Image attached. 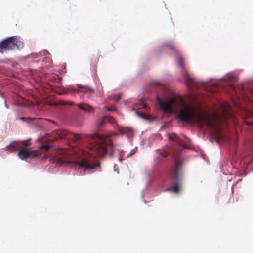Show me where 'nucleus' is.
I'll return each mask as SVG.
<instances>
[{
	"label": "nucleus",
	"instance_id": "2",
	"mask_svg": "<svg viewBox=\"0 0 253 253\" xmlns=\"http://www.w3.org/2000/svg\"><path fill=\"white\" fill-rule=\"evenodd\" d=\"M88 151H81L82 156L80 161L74 160L75 156L66 149L60 150L55 158L57 163L68 166H78L84 171H88L100 166L96 157H103L107 151L113 152L114 146L109 135L94 134L88 145Z\"/></svg>",
	"mask_w": 253,
	"mask_h": 253
},
{
	"label": "nucleus",
	"instance_id": "13",
	"mask_svg": "<svg viewBox=\"0 0 253 253\" xmlns=\"http://www.w3.org/2000/svg\"><path fill=\"white\" fill-rule=\"evenodd\" d=\"M78 107L80 109H81L84 111H85L91 112V111H93V109L91 106H90L85 103H79L78 104Z\"/></svg>",
	"mask_w": 253,
	"mask_h": 253
},
{
	"label": "nucleus",
	"instance_id": "1",
	"mask_svg": "<svg viewBox=\"0 0 253 253\" xmlns=\"http://www.w3.org/2000/svg\"><path fill=\"white\" fill-rule=\"evenodd\" d=\"M157 101L164 113L171 114L174 110H178L176 118L181 122L191 123L196 122L200 128L203 129L205 126L211 130L217 143L223 139L221 130V119L218 115L215 113L211 115L205 111L197 110L186 104L183 98L177 95L165 101L157 97Z\"/></svg>",
	"mask_w": 253,
	"mask_h": 253
},
{
	"label": "nucleus",
	"instance_id": "16",
	"mask_svg": "<svg viewBox=\"0 0 253 253\" xmlns=\"http://www.w3.org/2000/svg\"><path fill=\"white\" fill-rule=\"evenodd\" d=\"M42 148L44 149L46 151H48L50 149L51 146L48 145H45L42 146Z\"/></svg>",
	"mask_w": 253,
	"mask_h": 253
},
{
	"label": "nucleus",
	"instance_id": "14",
	"mask_svg": "<svg viewBox=\"0 0 253 253\" xmlns=\"http://www.w3.org/2000/svg\"><path fill=\"white\" fill-rule=\"evenodd\" d=\"M176 60L177 65L181 68H184V61L181 55L176 52Z\"/></svg>",
	"mask_w": 253,
	"mask_h": 253
},
{
	"label": "nucleus",
	"instance_id": "22",
	"mask_svg": "<svg viewBox=\"0 0 253 253\" xmlns=\"http://www.w3.org/2000/svg\"><path fill=\"white\" fill-rule=\"evenodd\" d=\"M143 107L146 110H147V106L145 103H143Z\"/></svg>",
	"mask_w": 253,
	"mask_h": 253
},
{
	"label": "nucleus",
	"instance_id": "15",
	"mask_svg": "<svg viewBox=\"0 0 253 253\" xmlns=\"http://www.w3.org/2000/svg\"><path fill=\"white\" fill-rule=\"evenodd\" d=\"M160 154L164 158H166L168 155V151L167 150L160 151Z\"/></svg>",
	"mask_w": 253,
	"mask_h": 253
},
{
	"label": "nucleus",
	"instance_id": "10",
	"mask_svg": "<svg viewBox=\"0 0 253 253\" xmlns=\"http://www.w3.org/2000/svg\"><path fill=\"white\" fill-rule=\"evenodd\" d=\"M120 132L122 134L127 135L128 137H131L133 136V130L129 127H122L119 129Z\"/></svg>",
	"mask_w": 253,
	"mask_h": 253
},
{
	"label": "nucleus",
	"instance_id": "6",
	"mask_svg": "<svg viewBox=\"0 0 253 253\" xmlns=\"http://www.w3.org/2000/svg\"><path fill=\"white\" fill-rule=\"evenodd\" d=\"M169 138L172 140L177 142L180 146L184 148H187V145L189 144V139L186 137L182 138L177 136L176 134L169 135Z\"/></svg>",
	"mask_w": 253,
	"mask_h": 253
},
{
	"label": "nucleus",
	"instance_id": "26",
	"mask_svg": "<svg viewBox=\"0 0 253 253\" xmlns=\"http://www.w3.org/2000/svg\"><path fill=\"white\" fill-rule=\"evenodd\" d=\"M57 2H60L61 0H56Z\"/></svg>",
	"mask_w": 253,
	"mask_h": 253
},
{
	"label": "nucleus",
	"instance_id": "19",
	"mask_svg": "<svg viewBox=\"0 0 253 253\" xmlns=\"http://www.w3.org/2000/svg\"><path fill=\"white\" fill-rule=\"evenodd\" d=\"M247 113L248 117L253 115V111L251 110H247Z\"/></svg>",
	"mask_w": 253,
	"mask_h": 253
},
{
	"label": "nucleus",
	"instance_id": "11",
	"mask_svg": "<svg viewBox=\"0 0 253 253\" xmlns=\"http://www.w3.org/2000/svg\"><path fill=\"white\" fill-rule=\"evenodd\" d=\"M111 118L108 116H103L99 118L97 123V125L99 127L103 126L105 123L110 122Z\"/></svg>",
	"mask_w": 253,
	"mask_h": 253
},
{
	"label": "nucleus",
	"instance_id": "5",
	"mask_svg": "<svg viewBox=\"0 0 253 253\" xmlns=\"http://www.w3.org/2000/svg\"><path fill=\"white\" fill-rule=\"evenodd\" d=\"M23 43L16 36L8 37L0 42V52L16 50L23 47Z\"/></svg>",
	"mask_w": 253,
	"mask_h": 253
},
{
	"label": "nucleus",
	"instance_id": "17",
	"mask_svg": "<svg viewBox=\"0 0 253 253\" xmlns=\"http://www.w3.org/2000/svg\"><path fill=\"white\" fill-rule=\"evenodd\" d=\"M135 113L137 115V116H138L139 117L142 118H144V117H145L144 114H143L142 113H141L139 111H136Z\"/></svg>",
	"mask_w": 253,
	"mask_h": 253
},
{
	"label": "nucleus",
	"instance_id": "20",
	"mask_svg": "<svg viewBox=\"0 0 253 253\" xmlns=\"http://www.w3.org/2000/svg\"><path fill=\"white\" fill-rule=\"evenodd\" d=\"M106 108L108 111H113L115 110V108H111L109 107H106Z\"/></svg>",
	"mask_w": 253,
	"mask_h": 253
},
{
	"label": "nucleus",
	"instance_id": "23",
	"mask_svg": "<svg viewBox=\"0 0 253 253\" xmlns=\"http://www.w3.org/2000/svg\"><path fill=\"white\" fill-rule=\"evenodd\" d=\"M75 138L76 139H77H77H79V136L78 135H76L75 136Z\"/></svg>",
	"mask_w": 253,
	"mask_h": 253
},
{
	"label": "nucleus",
	"instance_id": "18",
	"mask_svg": "<svg viewBox=\"0 0 253 253\" xmlns=\"http://www.w3.org/2000/svg\"><path fill=\"white\" fill-rule=\"evenodd\" d=\"M121 99V94H118L114 96V100L116 101L119 100Z\"/></svg>",
	"mask_w": 253,
	"mask_h": 253
},
{
	"label": "nucleus",
	"instance_id": "4",
	"mask_svg": "<svg viewBox=\"0 0 253 253\" xmlns=\"http://www.w3.org/2000/svg\"><path fill=\"white\" fill-rule=\"evenodd\" d=\"M30 145L28 140L23 141H15L8 145L6 148L11 151H16L19 150L18 157L22 160H26L30 158H35L38 155V151L29 150L26 148Z\"/></svg>",
	"mask_w": 253,
	"mask_h": 253
},
{
	"label": "nucleus",
	"instance_id": "9",
	"mask_svg": "<svg viewBox=\"0 0 253 253\" xmlns=\"http://www.w3.org/2000/svg\"><path fill=\"white\" fill-rule=\"evenodd\" d=\"M74 91L76 93L84 92L89 93L91 94L94 92V90L92 88H89L87 86H82L81 85H78V88L75 89Z\"/></svg>",
	"mask_w": 253,
	"mask_h": 253
},
{
	"label": "nucleus",
	"instance_id": "21",
	"mask_svg": "<svg viewBox=\"0 0 253 253\" xmlns=\"http://www.w3.org/2000/svg\"><path fill=\"white\" fill-rule=\"evenodd\" d=\"M245 122L248 125H252L253 126L252 128L253 129V122Z\"/></svg>",
	"mask_w": 253,
	"mask_h": 253
},
{
	"label": "nucleus",
	"instance_id": "12",
	"mask_svg": "<svg viewBox=\"0 0 253 253\" xmlns=\"http://www.w3.org/2000/svg\"><path fill=\"white\" fill-rule=\"evenodd\" d=\"M233 88L236 93H237L238 92H239V93L242 95H243V93L244 92V90L245 88L248 89L249 91H253V89L251 90L250 88H249L245 85L244 84H242L241 85H240L238 88H236L234 87H233Z\"/></svg>",
	"mask_w": 253,
	"mask_h": 253
},
{
	"label": "nucleus",
	"instance_id": "7",
	"mask_svg": "<svg viewBox=\"0 0 253 253\" xmlns=\"http://www.w3.org/2000/svg\"><path fill=\"white\" fill-rule=\"evenodd\" d=\"M184 78L187 87L190 89L192 88L194 84H196L195 79L186 71L184 73Z\"/></svg>",
	"mask_w": 253,
	"mask_h": 253
},
{
	"label": "nucleus",
	"instance_id": "24",
	"mask_svg": "<svg viewBox=\"0 0 253 253\" xmlns=\"http://www.w3.org/2000/svg\"><path fill=\"white\" fill-rule=\"evenodd\" d=\"M134 154V153H130L127 156V157H129L130 156H131V155H132L133 154Z\"/></svg>",
	"mask_w": 253,
	"mask_h": 253
},
{
	"label": "nucleus",
	"instance_id": "8",
	"mask_svg": "<svg viewBox=\"0 0 253 253\" xmlns=\"http://www.w3.org/2000/svg\"><path fill=\"white\" fill-rule=\"evenodd\" d=\"M68 132L65 130H58L53 134L55 140L58 139L66 138L68 137Z\"/></svg>",
	"mask_w": 253,
	"mask_h": 253
},
{
	"label": "nucleus",
	"instance_id": "25",
	"mask_svg": "<svg viewBox=\"0 0 253 253\" xmlns=\"http://www.w3.org/2000/svg\"><path fill=\"white\" fill-rule=\"evenodd\" d=\"M170 48H171L172 50H175V49L174 47L173 46H170Z\"/></svg>",
	"mask_w": 253,
	"mask_h": 253
},
{
	"label": "nucleus",
	"instance_id": "27",
	"mask_svg": "<svg viewBox=\"0 0 253 253\" xmlns=\"http://www.w3.org/2000/svg\"><path fill=\"white\" fill-rule=\"evenodd\" d=\"M73 104V102H70V103H69V104H70V105H72Z\"/></svg>",
	"mask_w": 253,
	"mask_h": 253
},
{
	"label": "nucleus",
	"instance_id": "3",
	"mask_svg": "<svg viewBox=\"0 0 253 253\" xmlns=\"http://www.w3.org/2000/svg\"><path fill=\"white\" fill-rule=\"evenodd\" d=\"M172 157L174 160V165L169 172V177L175 183L169 190L172 191L173 193H177L179 192L182 184V162L178 158L177 153L173 152Z\"/></svg>",
	"mask_w": 253,
	"mask_h": 253
}]
</instances>
